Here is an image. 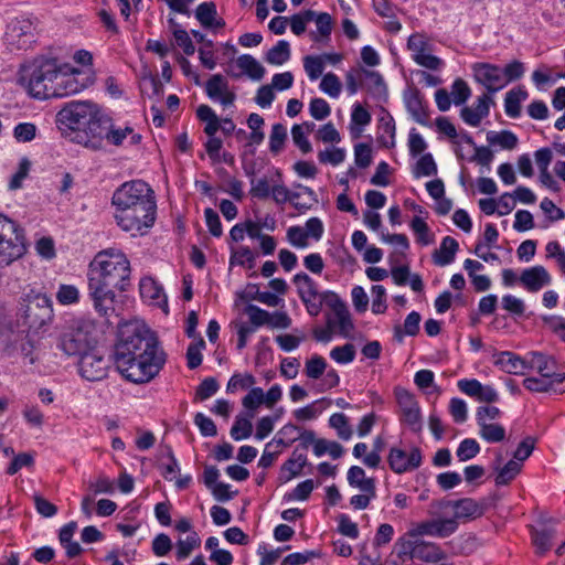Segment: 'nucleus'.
Wrapping results in <instances>:
<instances>
[{
  "mask_svg": "<svg viewBox=\"0 0 565 565\" xmlns=\"http://www.w3.org/2000/svg\"><path fill=\"white\" fill-rule=\"evenodd\" d=\"M448 510H452L451 519L458 523V520H472L483 514L482 507L471 498L459 500H439L430 503V514L440 515Z\"/></svg>",
  "mask_w": 565,
  "mask_h": 565,
  "instance_id": "9",
  "label": "nucleus"
},
{
  "mask_svg": "<svg viewBox=\"0 0 565 565\" xmlns=\"http://www.w3.org/2000/svg\"><path fill=\"white\" fill-rule=\"evenodd\" d=\"M290 58V46L285 40L277 42L266 54V62L271 65H282Z\"/></svg>",
  "mask_w": 565,
  "mask_h": 565,
  "instance_id": "37",
  "label": "nucleus"
},
{
  "mask_svg": "<svg viewBox=\"0 0 565 565\" xmlns=\"http://www.w3.org/2000/svg\"><path fill=\"white\" fill-rule=\"evenodd\" d=\"M348 482L364 493L375 494V480L366 478L365 471L359 466H352L348 471Z\"/></svg>",
  "mask_w": 565,
  "mask_h": 565,
  "instance_id": "30",
  "label": "nucleus"
},
{
  "mask_svg": "<svg viewBox=\"0 0 565 565\" xmlns=\"http://www.w3.org/2000/svg\"><path fill=\"white\" fill-rule=\"evenodd\" d=\"M320 297L324 305L333 311L334 318L329 317L327 320L328 328L333 329L338 326L340 333L347 337L353 329V322L345 302L335 292L329 290L323 291Z\"/></svg>",
  "mask_w": 565,
  "mask_h": 565,
  "instance_id": "11",
  "label": "nucleus"
},
{
  "mask_svg": "<svg viewBox=\"0 0 565 565\" xmlns=\"http://www.w3.org/2000/svg\"><path fill=\"white\" fill-rule=\"evenodd\" d=\"M532 367H534L543 377H548L554 380V382H565V373H558L555 371V360L552 356L534 352L532 354Z\"/></svg>",
  "mask_w": 565,
  "mask_h": 565,
  "instance_id": "24",
  "label": "nucleus"
},
{
  "mask_svg": "<svg viewBox=\"0 0 565 565\" xmlns=\"http://www.w3.org/2000/svg\"><path fill=\"white\" fill-rule=\"evenodd\" d=\"M56 299L64 306L76 303L79 300V290L74 285L62 284L56 292Z\"/></svg>",
  "mask_w": 565,
  "mask_h": 565,
  "instance_id": "55",
  "label": "nucleus"
},
{
  "mask_svg": "<svg viewBox=\"0 0 565 565\" xmlns=\"http://www.w3.org/2000/svg\"><path fill=\"white\" fill-rule=\"evenodd\" d=\"M205 348V341L199 337L198 341L191 343L186 350L188 367L194 370L202 363V350Z\"/></svg>",
  "mask_w": 565,
  "mask_h": 565,
  "instance_id": "45",
  "label": "nucleus"
},
{
  "mask_svg": "<svg viewBox=\"0 0 565 565\" xmlns=\"http://www.w3.org/2000/svg\"><path fill=\"white\" fill-rule=\"evenodd\" d=\"M95 118L89 120L85 126L83 135H78V142L83 143L85 148L94 151L104 149V140L107 139L110 118L103 114L100 109L97 111Z\"/></svg>",
  "mask_w": 565,
  "mask_h": 565,
  "instance_id": "10",
  "label": "nucleus"
},
{
  "mask_svg": "<svg viewBox=\"0 0 565 565\" xmlns=\"http://www.w3.org/2000/svg\"><path fill=\"white\" fill-rule=\"evenodd\" d=\"M94 323L82 317H70L57 326L56 347L67 356H79L96 347Z\"/></svg>",
  "mask_w": 565,
  "mask_h": 565,
  "instance_id": "4",
  "label": "nucleus"
},
{
  "mask_svg": "<svg viewBox=\"0 0 565 565\" xmlns=\"http://www.w3.org/2000/svg\"><path fill=\"white\" fill-rule=\"evenodd\" d=\"M206 95L212 100L220 102L223 106L233 105L236 95L228 88V83L221 74H214L205 84Z\"/></svg>",
  "mask_w": 565,
  "mask_h": 565,
  "instance_id": "20",
  "label": "nucleus"
},
{
  "mask_svg": "<svg viewBox=\"0 0 565 565\" xmlns=\"http://www.w3.org/2000/svg\"><path fill=\"white\" fill-rule=\"evenodd\" d=\"M238 67L247 74L252 79L259 81L264 77L265 68L252 55L244 54L237 58Z\"/></svg>",
  "mask_w": 565,
  "mask_h": 565,
  "instance_id": "35",
  "label": "nucleus"
},
{
  "mask_svg": "<svg viewBox=\"0 0 565 565\" xmlns=\"http://www.w3.org/2000/svg\"><path fill=\"white\" fill-rule=\"evenodd\" d=\"M303 67L311 81L318 79L324 70L323 60L319 55H307L303 58Z\"/></svg>",
  "mask_w": 565,
  "mask_h": 565,
  "instance_id": "49",
  "label": "nucleus"
},
{
  "mask_svg": "<svg viewBox=\"0 0 565 565\" xmlns=\"http://www.w3.org/2000/svg\"><path fill=\"white\" fill-rule=\"evenodd\" d=\"M422 460V450L418 447H411L409 450L392 447L387 456L390 468L397 475L416 470Z\"/></svg>",
  "mask_w": 565,
  "mask_h": 565,
  "instance_id": "13",
  "label": "nucleus"
},
{
  "mask_svg": "<svg viewBox=\"0 0 565 565\" xmlns=\"http://www.w3.org/2000/svg\"><path fill=\"white\" fill-rule=\"evenodd\" d=\"M170 23L175 25V29L173 30V36L175 39L177 44L182 47L183 52L186 55H192L195 52V46L192 42V40L189 36V33L177 25V23L173 21V19H170Z\"/></svg>",
  "mask_w": 565,
  "mask_h": 565,
  "instance_id": "53",
  "label": "nucleus"
},
{
  "mask_svg": "<svg viewBox=\"0 0 565 565\" xmlns=\"http://www.w3.org/2000/svg\"><path fill=\"white\" fill-rule=\"evenodd\" d=\"M407 47L412 52L413 60L423 67L435 71L443 64L439 57L428 52V43L422 34H412L408 38Z\"/></svg>",
  "mask_w": 565,
  "mask_h": 565,
  "instance_id": "18",
  "label": "nucleus"
},
{
  "mask_svg": "<svg viewBox=\"0 0 565 565\" xmlns=\"http://www.w3.org/2000/svg\"><path fill=\"white\" fill-rule=\"evenodd\" d=\"M195 18L205 29H222L225 21L217 18L216 4L212 1L202 2L195 10Z\"/></svg>",
  "mask_w": 565,
  "mask_h": 565,
  "instance_id": "25",
  "label": "nucleus"
},
{
  "mask_svg": "<svg viewBox=\"0 0 565 565\" xmlns=\"http://www.w3.org/2000/svg\"><path fill=\"white\" fill-rule=\"evenodd\" d=\"M244 312L248 316L249 323L256 329L263 326H268L270 313L255 305H247Z\"/></svg>",
  "mask_w": 565,
  "mask_h": 565,
  "instance_id": "44",
  "label": "nucleus"
},
{
  "mask_svg": "<svg viewBox=\"0 0 565 565\" xmlns=\"http://www.w3.org/2000/svg\"><path fill=\"white\" fill-rule=\"evenodd\" d=\"M130 276V262L121 250L108 248L95 256L88 270V294L100 316L108 317L115 311V291H126Z\"/></svg>",
  "mask_w": 565,
  "mask_h": 565,
  "instance_id": "2",
  "label": "nucleus"
},
{
  "mask_svg": "<svg viewBox=\"0 0 565 565\" xmlns=\"http://www.w3.org/2000/svg\"><path fill=\"white\" fill-rule=\"evenodd\" d=\"M294 282L298 288L300 299L318 298L322 294L318 291L316 282L306 273L296 274Z\"/></svg>",
  "mask_w": 565,
  "mask_h": 565,
  "instance_id": "34",
  "label": "nucleus"
},
{
  "mask_svg": "<svg viewBox=\"0 0 565 565\" xmlns=\"http://www.w3.org/2000/svg\"><path fill=\"white\" fill-rule=\"evenodd\" d=\"M109 363L95 348L79 355V373L87 381H102L107 376Z\"/></svg>",
  "mask_w": 565,
  "mask_h": 565,
  "instance_id": "14",
  "label": "nucleus"
},
{
  "mask_svg": "<svg viewBox=\"0 0 565 565\" xmlns=\"http://www.w3.org/2000/svg\"><path fill=\"white\" fill-rule=\"evenodd\" d=\"M479 426V435L488 443H500L505 438V429L499 424H483Z\"/></svg>",
  "mask_w": 565,
  "mask_h": 565,
  "instance_id": "41",
  "label": "nucleus"
},
{
  "mask_svg": "<svg viewBox=\"0 0 565 565\" xmlns=\"http://www.w3.org/2000/svg\"><path fill=\"white\" fill-rule=\"evenodd\" d=\"M395 397L401 408L402 422L405 423L412 431L419 433L423 428L422 414L415 396L405 388L396 387Z\"/></svg>",
  "mask_w": 565,
  "mask_h": 565,
  "instance_id": "12",
  "label": "nucleus"
},
{
  "mask_svg": "<svg viewBox=\"0 0 565 565\" xmlns=\"http://www.w3.org/2000/svg\"><path fill=\"white\" fill-rule=\"evenodd\" d=\"M58 64L52 58H38L22 66L20 71V84L28 94L34 98H52Z\"/></svg>",
  "mask_w": 565,
  "mask_h": 565,
  "instance_id": "5",
  "label": "nucleus"
},
{
  "mask_svg": "<svg viewBox=\"0 0 565 565\" xmlns=\"http://www.w3.org/2000/svg\"><path fill=\"white\" fill-rule=\"evenodd\" d=\"M470 88L463 79L457 78L451 86V96L456 105H461L466 103L467 99L470 97Z\"/></svg>",
  "mask_w": 565,
  "mask_h": 565,
  "instance_id": "63",
  "label": "nucleus"
},
{
  "mask_svg": "<svg viewBox=\"0 0 565 565\" xmlns=\"http://www.w3.org/2000/svg\"><path fill=\"white\" fill-rule=\"evenodd\" d=\"M253 433V425L249 419L236 417L232 428L231 437L234 440H242L248 438Z\"/></svg>",
  "mask_w": 565,
  "mask_h": 565,
  "instance_id": "56",
  "label": "nucleus"
},
{
  "mask_svg": "<svg viewBox=\"0 0 565 565\" xmlns=\"http://www.w3.org/2000/svg\"><path fill=\"white\" fill-rule=\"evenodd\" d=\"M480 452V446L477 440L472 438L463 439L456 451L459 461H468L475 458Z\"/></svg>",
  "mask_w": 565,
  "mask_h": 565,
  "instance_id": "48",
  "label": "nucleus"
},
{
  "mask_svg": "<svg viewBox=\"0 0 565 565\" xmlns=\"http://www.w3.org/2000/svg\"><path fill=\"white\" fill-rule=\"evenodd\" d=\"M354 160L359 168L365 169L372 163V148L369 143H358L354 147Z\"/></svg>",
  "mask_w": 565,
  "mask_h": 565,
  "instance_id": "61",
  "label": "nucleus"
},
{
  "mask_svg": "<svg viewBox=\"0 0 565 565\" xmlns=\"http://www.w3.org/2000/svg\"><path fill=\"white\" fill-rule=\"evenodd\" d=\"M321 403H327L328 405H330L331 401L327 398L318 399L305 407L296 409L294 412V415L298 420L313 419L322 412V408L318 407V405Z\"/></svg>",
  "mask_w": 565,
  "mask_h": 565,
  "instance_id": "54",
  "label": "nucleus"
},
{
  "mask_svg": "<svg viewBox=\"0 0 565 565\" xmlns=\"http://www.w3.org/2000/svg\"><path fill=\"white\" fill-rule=\"evenodd\" d=\"M544 322L557 338L565 342V318L559 316L545 317Z\"/></svg>",
  "mask_w": 565,
  "mask_h": 565,
  "instance_id": "64",
  "label": "nucleus"
},
{
  "mask_svg": "<svg viewBox=\"0 0 565 565\" xmlns=\"http://www.w3.org/2000/svg\"><path fill=\"white\" fill-rule=\"evenodd\" d=\"M117 225L131 236L148 233L156 221L157 204L152 189L141 180L126 182L113 194Z\"/></svg>",
  "mask_w": 565,
  "mask_h": 565,
  "instance_id": "3",
  "label": "nucleus"
},
{
  "mask_svg": "<svg viewBox=\"0 0 565 565\" xmlns=\"http://www.w3.org/2000/svg\"><path fill=\"white\" fill-rule=\"evenodd\" d=\"M561 384L562 383H559V382H554V380H551L548 377H543V376H541V379H539V377H526L523 381L524 387L526 390H529L531 392H535V393H545V392H559V393H563V392H565V387L564 388H559L558 386Z\"/></svg>",
  "mask_w": 565,
  "mask_h": 565,
  "instance_id": "33",
  "label": "nucleus"
},
{
  "mask_svg": "<svg viewBox=\"0 0 565 565\" xmlns=\"http://www.w3.org/2000/svg\"><path fill=\"white\" fill-rule=\"evenodd\" d=\"M316 12L312 10H306L302 13L294 14L290 19L291 31L296 35H300L306 31V23L313 21Z\"/></svg>",
  "mask_w": 565,
  "mask_h": 565,
  "instance_id": "58",
  "label": "nucleus"
},
{
  "mask_svg": "<svg viewBox=\"0 0 565 565\" xmlns=\"http://www.w3.org/2000/svg\"><path fill=\"white\" fill-rule=\"evenodd\" d=\"M493 103L487 94L478 97L475 107H463L460 111L462 120L469 126L477 127L489 115L490 104Z\"/></svg>",
  "mask_w": 565,
  "mask_h": 565,
  "instance_id": "23",
  "label": "nucleus"
},
{
  "mask_svg": "<svg viewBox=\"0 0 565 565\" xmlns=\"http://www.w3.org/2000/svg\"><path fill=\"white\" fill-rule=\"evenodd\" d=\"M520 282L531 292L541 290L551 284L548 271L541 265L526 268L520 276Z\"/></svg>",
  "mask_w": 565,
  "mask_h": 565,
  "instance_id": "22",
  "label": "nucleus"
},
{
  "mask_svg": "<svg viewBox=\"0 0 565 565\" xmlns=\"http://www.w3.org/2000/svg\"><path fill=\"white\" fill-rule=\"evenodd\" d=\"M407 534L405 536L399 537L395 542V548L397 551V556L405 562L406 559H414V551L415 545L417 544L418 537L411 540Z\"/></svg>",
  "mask_w": 565,
  "mask_h": 565,
  "instance_id": "42",
  "label": "nucleus"
},
{
  "mask_svg": "<svg viewBox=\"0 0 565 565\" xmlns=\"http://www.w3.org/2000/svg\"><path fill=\"white\" fill-rule=\"evenodd\" d=\"M329 425L337 430L338 436L343 440L352 437V428L348 423V417L342 413H335L329 418Z\"/></svg>",
  "mask_w": 565,
  "mask_h": 565,
  "instance_id": "40",
  "label": "nucleus"
},
{
  "mask_svg": "<svg viewBox=\"0 0 565 565\" xmlns=\"http://www.w3.org/2000/svg\"><path fill=\"white\" fill-rule=\"evenodd\" d=\"M414 552L415 558L426 563H436L446 558V554L439 545L419 539Z\"/></svg>",
  "mask_w": 565,
  "mask_h": 565,
  "instance_id": "28",
  "label": "nucleus"
},
{
  "mask_svg": "<svg viewBox=\"0 0 565 565\" xmlns=\"http://www.w3.org/2000/svg\"><path fill=\"white\" fill-rule=\"evenodd\" d=\"M422 317L419 312L412 311L405 318L403 326L396 324L393 329L394 340L402 343L405 335L415 337L419 332Z\"/></svg>",
  "mask_w": 565,
  "mask_h": 565,
  "instance_id": "31",
  "label": "nucleus"
},
{
  "mask_svg": "<svg viewBox=\"0 0 565 565\" xmlns=\"http://www.w3.org/2000/svg\"><path fill=\"white\" fill-rule=\"evenodd\" d=\"M342 84L339 77L333 73L323 75L320 82V89L332 98L339 97Z\"/></svg>",
  "mask_w": 565,
  "mask_h": 565,
  "instance_id": "51",
  "label": "nucleus"
},
{
  "mask_svg": "<svg viewBox=\"0 0 565 565\" xmlns=\"http://www.w3.org/2000/svg\"><path fill=\"white\" fill-rule=\"evenodd\" d=\"M140 89L149 96H159L163 92V85L157 76L149 74L141 77Z\"/></svg>",
  "mask_w": 565,
  "mask_h": 565,
  "instance_id": "57",
  "label": "nucleus"
},
{
  "mask_svg": "<svg viewBox=\"0 0 565 565\" xmlns=\"http://www.w3.org/2000/svg\"><path fill=\"white\" fill-rule=\"evenodd\" d=\"M99 107L89 102H71L57 113V121L70 129H81L97 115Z\"/></svg>",
  "mask_w": 565,
  "mask_h": 565,
  "instance_id": "8",
  "label": "nucleus"
},
{
  "mask_svg": "<svg viewBox=\"0 0 565 565\" xmlns=\"http://www.w3.org/2000/svg\"><path fill=\"white\" fill-rule=\"evenodd\" d=\"M220 388L218 382L214 377L204 379L196 387L195 398L205 401L212 397Z\"/></svg>",
  "mask_w": 565,
  "mask_h": 565,
  "instance_id": "60",
  "label": "nucleus"
},
{
  "mask_svg": "<svg viewBox=\"0 0 565 565\" xmlns=\"http://www.w3.org/2000/svg\"><path fill=\"white\" fill-rule=\"evenodd\" d=\"M502 456L498 454L495 457L497 476L494 482L497 486L509 484L522 470V463L515 459L509 460L504 466L501 467Z\"/></svg>",
  "mask_w": 565,
  "mask_h": 565,
  "instance_id": "26",
  "label": "nucleus"
},
{
  "mask_svg": "<svg viewBox=\"0 0 565 565\" xmlns=\"http://www.w3.org/2000/svg\"><path fill=\"white\" fill-rule=\"evenodd\" d=\"M458 248V242L454 237H444L439 248L433 254L434 263L438 266L449 265L454 262Z\"/></svg>",
  "mask_w": 565,
  "mask_h": 565,
  "instance_id": "29",
  "label": "nucleus"
},
{
  "mask_svg": "<svg viewBox=\"0 0 565 565\" xmlns=\"http://www.w3.org/2000/svg\"><path fill=\"white\" fill-rule=\"evenodd\" d=\"M24 301V324L34 332L44 330L53 319V309L50 298L46 295L36 294L28 296Z\"/></svg>",
  "mask_w": 565,
  "mask_h": 565,
  "instance_id": "6",
  "label": "nucleus"
},
{
  "mask_svg": "<svg viewBox=\"0 0 565 565\" xmlns=\"http://www.w3.org/2000/svg\"><path fill=\"white\" fill-rule=\"evenodd\" d=\"M295 188L302 190L308 199L305 201H297L301 193H298L297 191H290L282 184H276L271 188L274 201L278 204L291 202L297 210H308L318 202L317 195L312 189L299 183L295 184Z\"/></svg>",
  "mask_w": 565,
  "mask_h": 565,
  "instance_id": "16",
  "label": "nucleus"
},
{
  "mask_svg": "<svg viewBox=\"0 0 565 565\" xmlns=\"http://www.w3.org/2000/svg\"><path fill=\"white\" fill-rule=\"evenodd\" d=\"M404 102L412 118L420 125H427V105L419 90L416 88L407 89L404 93Z\"/></svg>",
  "mask_w": 565,
  "mask_h": 565,
  "instance_id": "21",
  "label": "nucleus"
},
{
  "mask_svg": "<svg viewBox=\"0 0 565 565\" xmlns=\"http://www.w3.org/2000/svg\"><path fill=\"white\" fill-rule=\"evenodd\" d=\"M554 536V530H532L533 544L540 554L547 552L551 548V541Z\"/></svg>",
  "mask_w": 565,
  "mask_h": 565,
  "instance_id": "46",
  "label": "nucleus"
},
{
  "mask_svg": "<svg viewBox=\"0 0 565 565\" xmlns=\"http://www.w3.org/2000/svg\"><path fill=\"white\" fill-rule=\"evenodd\" d=\"M313 21L317 24V29H318V32H319L320 36H318L317 34L312 33L311 34L312 40L313 41H319L320 38L329 39L330 33L332 31V19H331V15L329 13H327V12H321V13H317L316 12V17H315Z\"/></svg>",
  "mask_w": 565,
  "mask_h": 565,
  "instance_id": "52",
  "label": "nucleus"
},
{
  "mask_svg": "<svg viewBox=\"0 0 565 565\" xmlns=\"http://www.w3.org/2000/svg\"><path fill=\"white\" fill-rule=\"evenodd\" d=\"M327 370V362L320 355H313L311 359L307 360L305 365V373L307 377L312 380H318L322 376V374Z\"/></svg>",
  "mask_w": 565,
  "mask_h": 565,
  "instance_id": "50",
  "label": "nucleus"
},
{
  "mask_svg": "<svg viewBox=\"0 0 565 565\" xmlns=\"http://www.w3.org/2000/svg\"><path fill=\"white\" fill-rule=\"evenodd\" d=\"M200 544L201 539L196 532H191L185 539H179L177 542V558L179 561L188 558Z\"/></svg>",
  "mask_w": 565,
  "mask_h": 565,
  "instance_id": "38",
  "label": "nucleus"
},
{
  "mask_svg": "<svg viewBox=\"0 0 565 565\" xmlns=\"http://www.w3.org/2000/svg\"><path fill=\"white\" fill-rule=\"evenodd\" d=\"M458 529V523L455 519H433L416 524L414 527L408 530L407 535L412 539H416L423 535H430L437 537H448L455 533Z\"/></svg>",
  "mask_w": 565,
  "mask_h": 565,
  "instance_id": "15",
  "label": "nucleus"
},
{
  "mask_svg": "<svg viewBox=\"0 0 565 565\" xmlns=\"http://www.w3.org/2000/svg\"><path fill=\"white\" fill-rule=\"evenodd\" d=\"M26 252L24 235L22 230L15 228L12 236L0 239V265L8 266L14 260L21 258Z\"/></svg>",
  "mask_w": 565,
  "mask_h": 565,
  "instance_id": "19",
  "label": "nucleus"
},
{
  "mask_svg": "<svg viewBox=\"0 0 565 565\" xmlns=\"http://www.w3.org/2000/svg\"><path fill=\"white\" fill-rule=\"evenodd\" d=\"M475 79L483 85L489 93H495L507 85L501 67L490 63H476L472 65Z\"/></svg>",
  "mask_w": 565,
  "mask_h": 565,
  "instance_id": "17",
  "label": "nucleus"
},
{
  "mask_svg": "<svg viewBox=\"0 0 565 565\" xmlns=\"http://www.w3.org/2000/svg\"><path fill=\"white\" fill-rule=\"evenodd\" d=\"M437 173L436 162L430 153L423 154L419 160L416 162L414 168V175L416 178L419 177H430Z\"/></svg>",
  "mask_w": 565,
  "mask_h": 565,
  "instance_id": "43",
  "label": "nucleus"
},
{
  "mask_svg": "<svg viewBox=\"0 0 565 565\" xmlns=\"http://www.w3.org/2000/svg\"><path fill=\"white\" fill-rule=\"evenodd\" d=\"M93 84V77L85 75L78 70L68 67L67 65H58L57 76L55 79L53 98H63L77 94Z\"/></svg>",
  "mask_w": 565,
  "mask_h": 565,
  "instance_id": "7",
  "label": "nucleus"
},
{
  "mask_svg": "<svg viewBox=\"0 0 565 565\" xmlns=\"http://www.w3.org/2000/svg\"><path fill=\"white\" fill-rule=\"evenodd\" d=\"M307 463V457L303 455H295L288 459L281 467L280 478L289 481L299 476Z\"/></svg>",
  "mask_w": 565,
  "mask_h": 565,
  "instance_id": "36",
  "label": "nucleus"
},
{
  "mask_svg": "<svg viewBox=\"0 0 565 565\" xmlns=\"http://www.w3.org/2000/svg\"><path fill=\"white\" fill-rule=\"evenodd\" d=\"M487 140L489 143L498 145L507 150H512L518 145V137L509 130H502L500 132L489 131L487 134Z\"/></svg>",
  "mask_w": 565,
  "mask_h": 565,
  "instance_id": "39",
  "label": "nucleus"
},
{
  "mask_svg": "<svg viewBox=\"0 0 565 565\" xmlns=\"http://www.w3.org/2000/svg\"><path fill=\"white\" fill-rule=\"evenodd\" d=\"M330 356L338 363L347 364L354 360L355 349L351 343H347L342 347H335L331 350Z\"/></svg>",
  "mask_w": 565,
  "mask_h": 565,
  "instance_id": "59",
  "label": "nucleus"
},
{
  "mask_svg": "<svg viewBox=\"0 0 565 565\" xmlns=\"http://www.w3.org/2000/svg\"><path fill=\"white\" fill-rule=\"evenodd\" d=\"M318 159L321 163L338 166L344 161L345 151L342 148L326 149L318 153Z\"/></svg>",
  "mask_w": 565,
  "mask_h": 565,
  "instance_id": "62",
  "label": "nucleus"
},
{
  "mask_svg": "<svg viewBox=\"0 0 565 565\" xmlns=\"http://www.w3.org/2000/svg\"><path fill=\"white\" fill-rule=\"evenodd\" d=\"M114 362L127 381L141 384L160 372L166 354L159 347L158 338L146 324L129 322L119 328Z\"/></svg>",
  "mask_w": 565,
  "mask_h": 565,
  "instance_id": "1",
  "label": "nucleus"
},
{
  "mask_svg": "<svg viewBox=\"0 0 565 565\" xmlns=\"http://www.w3.org/2000/svg\"><path fill=\"white\" fill-rule=\"evenodd\" d=\"M287 139V130L282 124L273 125L270 137H269V149L273 153H279L282 148L285 140Z\"/></svg>",
  "mask_w": 565,
  "mask_h": 565,
  "instance_id": "47",
  "label": "nucleus"
},
{
  "mask_svg": "<svg viewBox=\"0 0 565 565\" xmlns=\"http://www.w3.org/2000/svg\"><path fill=\"white\" fill-rule=\"evenodd\" d=\"M527 98V92L518 87L509 90L504 99V109L509 117L516 118L521 114V102Z\"/></svg>",
  "mask_w": 565,
  "mask_h": 565,
  "instance_id": "32",
  "label": "nucleus"
},
{
  "mask_svg": "<svg viewBox=\"0 0 565 565\" xmlns=\"http://www.w3.org/2000/svg\"><path fill=\"white\" fill-rule=\"evenodd\" d=\"M494 364L510 374H522L527 369L526 362L510 351L500 352L495 356Z\"/></svg>",
  "mask_w": 565,
  "mask_h": 565,
  "instance_id": "27",
  "label": "nucleus"
}]
</instances>
